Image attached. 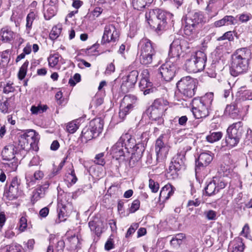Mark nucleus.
<instances>
[{
	"instance_id": "obj_44",
	"label": "nucleus",
	"mask_w": 252,
	"mask_h": 252,
	"mask_svg": "<svg viewBox=\"0 0 252 252\" xmlns=\"http://www.w3.org/2000/svg\"><path fill=\"white\" fill-rule=\"evenodd\" d=\"M116 38L117 37L114 36L113 33L104 32L101 39V44L109 43L110 41H115Z\"/></svg>"
},
{
	"instance_id": "obj_42",
	"label": "nucleus",
	"mask_w": 252,
	"mask_h": 252,
	"mask_svg": "<svg viewBox=\"0 0 252 252\" xmlns=\"http://www.w3.org/2000/svg\"><path fill=\"white\" fill-rule=\"evenodd\" d=\"M37 16L36 13L33 11L30 12L27 16L26 29L27 30H31L33 20Z\"/></svg>"
},
{
	"instance_id": "obj_35",
	"label": "nucleus",
	"mask_w": 252,
	"mask_h": 252,
	"mask_svg": "<svg viewBox=\"0 0 252 252\" xmlns=\"http://www.w3.org/2000/svg\"><path fill=\"white\" fill-rule=\"evenodd\" d=\"M173 166L170 164L168 169L166 173V177L169 180H174L178 178L179 172L181 171L178 169L172 167Z\"/></svg>"
},
{
	"instance_id": "obj_19",
	"label": "nucleus",
	"mask_w": 252,
	"mask_h": 252,
	"mask_svg": "<svg viewBox=\"0 0 252 252\" xmlns=\"http://www.w3.org/2000/svg\"><path fill=\"white\" fill-rule=\"evenodd\" d=\"M103 125V120L100 118H97L91 121L88 126L93 133H94V135L98 137L102 131Z\"/></svg>"
},
{
	"instance_id": "obj_62",
	"label": "nucleus",
	"mask_w": 252,
	"mask_h": 252,
	"mask_svg": "<svg viewBox=\"0 0 252 252\" xmlns=\"http://www.w3.org/2000/svg\"><path fill=\"white\" fill-rule=\"evenodd\" d=\"M41 193L38 191H33L32 192V195L31 198V202L32 204H34L40 198L43 197V195H41Z\"/></svg>"
},
{
	"instance_id": "obj_47",
	"label": "nucleus",
	"mask_w": 252,
	"mask_h": 252,
	"mask_svg": "<svg viewBox=\"0 0 252 252\" xmlns=\"http://www.w3.org/2000/svg\"><path fill=\"white\" fill-rule=\"evenodd\" d=\"M132 4L134 8L138 10H141L147 5L143 0H133Z\"/></svg>"
},
{
	"instance_id": "obj_7",
	"label": "nucleus",
	"mask_w": 252,
	"mask_h": 252,
	"mask_svg": "<svg viewBox=\"0 0 252 252\" xmlns=\"http://www.w3.org/2000/svg\"><path fill=\"white\" fill-rule=\"evenodd\" d=\"M137 99L136 96L133 94L126 95L122 99L120 106L119 116L122 119H124L133 108L136 105Z\"/></svg>"
},
{
	"instance_id": "obj_10",
	"label": "nucleus",
	"mask_w": 252,
	"mask_h": 252,
	"mask_svg": "<svg viewBox=\"0 0 252 252\" xmlns=\"http://www.w3.org/2000/svg\"><path fill=\"white\" fill-rule=\"evenodd\" d=\"M177 67L170 62L163 64L158 69V73L161 77L166 82H169L175 75Z\"/></svg>"
},
{
	"instance_id": "obj_37",
	"label": "nucleus",
	"mask_w": 252,
	"mask_h": 252,
	"mask_svg": "<svg viewBox=\"0 0 252 252\" xmlns=\"http://www.w3.org/2000/svg\"><path fill=\"white\" fill-rule=\"evenodd\" d=\"M237 22L238 21L242 23H247L252 19V14L247 12H244L237 15L236 16Z\"/></svg>"
},
{
	"instance_id": "obj_24",
	"label": "nucleus",
	"mask_w": 252,
	"mask_h": 252,
	"mask_svg": "<svg viewBox=\"0 0 252 252\" xmlns=\"http://www.w3.org/2000/svg\"><path fill=\"white\" fill-rule=\"evenodd\" d=\"M16 147L13 144H8L5 146L1 152L2 159L4 160L10 161L15 158L16 153Z\"/></svg>"
},
{
	"instance_id": "obj_50",
	"label": "nucleus",
	"mask_w": 252,
	"mask_h": 252,
	"mask_svg": "<svg viewBox=\"0 0 252 252\" xmlns=\"http://www.w3.org/2000/svg\"><path fill=\"white\" fill-rule=\"evenodd\" d=\"M149 187L153 192L156 193L158 191L159 188V185L158 182L150 179L149 180Z\"/></svg>"
},
{
	"instance_id": "obj_51",
	"label": "nucleus",
	"mask_w": 252,
	"mask_h": 252,
	"mask_svg": "<svg viewBox=\"0 0 252 252\" xmlns=\"http://www.w3.org/2000/svg\"><path fill=\"white\" fill-rule=\"evenodd\" d=\"M13 32H0L2 41L4 42H9L13 38Z\"/></svg>"
},
{
	"instance_id": "obj_56",
	"label": "nucleus",
	"mask_w": 252,
	"mask_h": 252,
	"mask_svg": "<svg viewBox=\"0 0 252 252\" xmlns=\"http://www.w3.org/2000/svg\"><path fill=\"white\" fill-rule=\"evenodd\" d=\"M233 36L231 32H224V33L221 36L217 38L218 41H232L233 40Z\"/></svg>"
},
{
	"instance_id": "obj_36",
	"label": "nucleus",
	"mask_w": 252,
	"mask_h": 252,
	"mask_svg": "<svg viewBox=\"0 0 252 252\" xmlns=\"http://www.w3.org/2000/svg\"><path fill=\"white\" fill-rule=\"evenodd\" d=\"M222 137V133L220 131L210 132V134L206 137V140L209 143H213L220 140Z\"/></svg>"
},
{
	"instance_id": "obj_31",
	"label": "nucleus",
	"mask_w": 252,
	"mask_h": 252,
	"mask_svg": "<svg viewBox=\"0 0 252 252\" xmlns=\"http://www.w3.org/2000/svg\"><path fill=\"white\" fill-rule=\"evenodd\" d=\"M238 112L236 104L232 103L226 106L224 113L226 115H228L231 118L234 119L238 115Z\"/></svg>"
},
{
	"instance_id": "obj_17",
	"label": "nucleus",
	"mask_w": 252,
	"mask_h": 252,
	"mask_svg": "<svg viewBox=\"0 0 252 252\" xmlns=\"http://www.w3.org/2000/svg\"><path fill=\"white\" fill-rule=\"evenodd\" d=\"M132 149V153L129 160L130 165H134L142 158L145 151V147L143 143H138L135 145Z\"/></svg>"
},
{
	"instance_id": "obj_30",
	"label": "nucleus",
	"mask_w": 252,
	"mask_h": 252,
	"mask_svg": "<svg viewBox=\"0 0 252 252\" xmlns=\"http://www.w3.org/2000/svg\"><path fill=\"white\" fill-rule=\"evenodd\" d=\"M102 222L100 220H92L89 222V226L91 231L94 232L95 234L99 237L102 232Z\"/></svg>"
},
{
	"instance_id": "obj_28",
	"label": "nucleus",
	"mask_w": 252,
	"mask_h": 252,
	"mask_svg": "<svg viewBox=\"0 0 252 252\" xmlns=\"http://www.w3.org/2000/svg\"><path fill=\"white\" fill-rule=\"evenodd\" d=\"M158 11V22L160 23V26L158 27V31L164 30V28L167 24V19L170 16V13H168L161 9H159Z\"/></svg>"
},
{
	"instance_id": "obj_61",
	"label": "nucleus",
	"mask_w": 252,
	"mask_h": 252,
	"mask_svg": "<svg viewBox=\"0 0 252 252\" xmlns=\"http://www.w3.org/2000/svg\"><path fill=\"white\" fill-rule=\"evenodd\" d=\"M200 204V201L198 199H196L195 200H189L188 203L187 207L189 208V210L192 211L193 207L198 206Z\"/></svg>"
},
{
	"instance_id": "obj_43",
	"label": "nucleus",
	"mask_w": 252,
	"mask_h": 252,
	"mask_svg": "<svg viewBox=\"0 0 252 252\" xmlns=\"http://www.w3.org/2000/svg\"><path fill=\"white\" fill-rule=\"evenodd\" d=\"M37 16L36 13L33 11L30 12L27 16L26 29L27 30H31L33 20Z\"/></svg>"
},
{
	"instance_id": "obj_64",
	"label": "nucleus",
	"mask_w": 252,
	"mask_h": 252,
	"mask_svg": "<svg viewBox=\"0 0 252 252\" xmlns=\"http://www.w3.org/2000/svg\"><path fill=\"white\" fill-rule=\"evenodd\" d=\"M243 97L245 99L252 100V90H246L243 93Z\"/></svg>"
},
{
	"instance_id": "obj_25",
	"label": "nucleus",
	"mask_w": 252,
	"mask_h": 252,
	"mask_svg": "<svg viewBox=\"0 0 252 252\" xmlns=\"http://www.w3.org/2000/svg\"><path fill=\"white\" fill-rule=\"evenodd\" d=\"M245 245L241 238H236L229 245L228 252H243Z\"/></svg>"
},
{
	"instance_id": "obj_46",
	"label": "nucleus",
	"mask_w": 252,
	"mask_h": 252,
	"mask_svg": "<svg viewBox=\"0 0 252 252\" xmlns=\"http://www.w3.org/2000/svg\"><path fill=\"white\" fill-rule=\"evenodd\" d=\"M182 48L181 47H173L170 46L169 56L171 58L179 57L182 51Z\"/></svg>"
},
{
	"instance_id": "obj_32",
	"label": "nucleus",
	"mask_w": 252,
	"mask_h": 252,
	"mask_svg": "<svg viewBox=\"0 0 252 252\" xmlns=\"http://www.w3.org/2000/svg\"><path fill=\"white\" fill-rule=\"evenodd\" d=\"M187 35H188V34L186 32H184V34L182 35L177 33V35L175 36V39L170 44V46L173 47H181L182 48V44L185 40L184 38H187Z\"/></svg>"
},
{
	"instance_id": "obj_27",
	"label": "nucleus",
	"mask_w": 252,
	"mask_h": 252,
	"mask_svg": "<svg viewBox=\"0 0 252 252\" xmlns=\"http://www.w3.org/2000/svg\"><path fill=\"white\" fill-rule=\"evenodd\" d=\"M175 190V188L171 184H168L162 188L159 198L160 199H163V201L166 200L172 196Z\"/></svg>"
},
{
	"instance_id": "obj_60",
	"label": "nucleus",
	"mask_w": 252,
	"mask_h": 252,
	"mask_svg": "<svg viewBox=\"0 0 252 252\" xmlns=\"http://www.w3.org/2000/svg\"><path fill=\"white\" fill-rule=\"evenodd\" d=\"M12 85L13 83H11L10 82L7 83L3 88V93L9 94L10 93L14 92L15 91V89Z\"/></svg>"
},
{
	"instance_id": "obj_3",
	"label": "nucleus",
	"mask_w": 252,
	"mask_h": 252,
	"mask_svg": "<svg viewBox=\"0 0 252 252\" xmlns=\"http://www.w3.org/2000/svg\"><path fill=\"white\" fill-rule=\"evenodd\" d=\"M167 102L162 98L157 99L147 110L150 119L152 122H157L158 126L160 128L164 124L162 116L167 109ZM154 124V122L151 123V125Z\"/></svg>"
},
{
	"instance_id": "obj_22",
	"label": "nucleus",
	"mask_w": 252,
	"mask_h": 252,
	"mask_svg": "<svg viewBox=\"0 0 252 252\" xmlns=\"http://www.w3.org/2000/svg\"><path fill=\"white\" fill-rule=\"evenodd\" d=\"M185 156L183 153H177L173 158L170 164L173 168L175 167L180 170H185L186 165L185 164Z\"/></svg>"
},
{
	"instance_id": "obj_38",
	"label": "nucleus",
	"mask_w": 252,
	"mask_h": 252,
	"mask_svg": "<svg viewBox=\"0 0 252 252\" xmlns=\"http://www.w3.org/2000/svg\"><path fill=\"white\" fill-rule=\"evenodd\" d=\"M67 240L70 245V248L71 249H76L79 247L80 241L78 236L74 235L68 237Z\"/></svg>"
},
{
	"instance_id": "obj_48",
	"label": "nucleus",
	"mask_w": 252,
	"mask_h": 252,
	"mask_svg": "<svg viewBox=\"0 0 252 252\" xmlns=\"http://www.w3.org/2000/svg\"><path fill=\"white\" fill-rule=\"evenodd\" d=\"M59 54L51 55L48 58L49 65L53 67L55 66L59 62Z\"/></svg>"
},
{
	"instance_id": "obj_12",
	"label": "nucleus",
	"mask_w": 252,
	"mask_h": 252,
	"mask_svg": "<svg viewBox=\"0 0 252 252\" xmlns=\"http://www.w3.org/2000/svg\"><path fill=\"white\" fill-rule=\"evenodd\" d=\"M214 154L210 151L201 153L195 160V172H199L201 168L209 165L212 161Z\"/></svg>"
},
{
	"instance_id": "obj_18",
	"label": "nucleus",
	"mask_w": 252,
	"mask_h": 252,
	"mask_svg": "<svg viewBox=\"0 0 252 252\" xmlns=\"http://www.w3.org/2000/svg\"><path fill=\"white\" fill-rule=\"evenodd\" d=\"M244 132L243 124L239 121L232 124L227 129L226 134L241 139Z\"/></svg>"
},
{
	"instance_id": "obj_63",
	"label": "nucleus",
	"mask_w": 252,
	"mask_h": 252,
	"mask_svg": "<svg viewBox=\"0 0 252 252\" xmlns=\"http://www.w3.org/2000/svg\"><path fill=\"white\" fill-rule=\"evenodd\" d=\"M27 220L25 217H22L20 218L19 221V228L21 231H23L26 228L27 226Z\"/></svg>"
},
{
	"instance_id": "obj_54",
	"label": "nucleus",
	"mask_w": 252,
	"mask_h": 252,
	"mask_svg": "<svg viewBox=\"0 0 252 252\" xmlns=\"http://www.w3.org/2000/svg\"><path fill=\"white\" fill-rule=\"evenodd\" d=\"M205 217L208 220H215L217 219V213L214 210H210L204 212Z\"/></svg>"
},
{
	"instance_id": "obj_29",
	"label": "nucleus",
	"mask_w": 252,
	"mask_h": 252,
	"mask_svg": "<svg viewBox=\"0 0 252 252\" xmlns=\"http://www.w3.org/2000/svg\"><path fill=\"white\" fill-rule=\"evenodd\" d=\"M11 51L9 49L0 52V67L6 68L10 61Z\"/></svg>"
},
{
	"instance_id": "obj_6",
	"label": "nucleus",
	"mask_w": 252,
	"mask_h": 252,
	"mask_svg": "<svg viewBox=\"0 0 252 252\" xmlns=\"http://www.w3.org/2000/svg\"><path fill=\"white\" fill-rule=\"evenodd\" d=\"M139 44L141 46L140 56L141 63L144 65L150 64L156 53L151 41L147 38H143Z\"/></svg>"
},
{
	"instance_id": "obj_5",
	"label": "nucleus",
	"mask_w": 252,
	"mask_h": 252,
	"mask_svg": "<svg viewBox=\"0 0 252 252\" xmlns=\"http://www.w3.org/2000/svg\"><path fill=\"white\" fill-rule=\"evenodd\" d=\"M179 92L186 97L191 98L194 95L196 89V80L190 76L182 78L177 83Z\"/></svg>"
},
{
	"instance_id": "obj_16",
	"label": "nucleus",
	"mask_w": 252,
	"mask_h": 252,
	"mask_svg": "<svg viewBox=\"0 0 252 252\" xmlns=\"http://www.w3.org/2000/svg\"><path fill=\"white\" fill-rule=\"evenodd\" d=\"M71 205L69 203H64L62 200H58V211L60 220L64 221L65 217H68L71 213Z\"/></svg>"
},
{
	"instance_id": "obj_53",
	"label": "nucleus",
	"mask_w": 252,
	"mask_h": 252,
	"mask_svg": "<svg viewBox=\"0 0 252 252\" xmlns=\"http://www.w3.org/2000/svg\"><path fill=\"white\" fill-rule=\"evenodd\" d=\"M78 128V126L74 122L69 123L66 126L67 131L70 133H74Z\"/></svg>"
},
{
	"instance_id": "obj_9",
	"label": "nucleus",
	"mask_w": 252,
	"mask_h": 252,
	"mask_svg": "<svg viewBox=\"0 0 252 252\" xmlns=\"http://www.w3.org/2000/svg\"><path fill=\"white\" fill-rule=\"evenodd\" d=\"M35 133V131L34 130H31L20 136L18 145L20 146L21 149L28 151L32 148L33 150H36L37 145L33 139Z\"/></svg>"
},
{
	"instance_id": "obj_2",
	"label": "nucleus",
	"mask_w": 252,
	"mask_h": 252,
	"mask_svg": "<svg viewBox=\"0 0 252 252\" xmlns=\"http://www.w3.org/2000/svg\"><path fill=\"white\" fill-rule=\"evenodd\" d=\"M213 98V93H209L199 99H193L191 110L196 119L206 118L209 115L212 110Z\"/></svg>"
},
{
	"instance_id": "obj_13",
	"label": "nucleus",
	"mask_w": 252,
	"mask_h": 252,
	"mask_svg": "<svg viewBox=\"0 0 252 252\" xmlns=\"http://www.w3.org/2000/svg\"><path fill=\"white\" fill-rule=\"evenodd\" d=\"M139 73L137 70H134L129 73L125 77H123V82L121 85L122 90L127 92L133 88L137 81Z\"/></svg>"
},
{
	"instance_id": "obj_40",
	"label": "nucleus",
	"mask_w": 252,
	"mask_h": 252,
	"mask_svg": "<svg viewBox=\"0 0 252 252\" xmlns=\"http://www.w3.org/2000/svg\"><path fill=\"white\" fill-rule=\"evenodd\" d=\"M48 108L46 105H38L37 106L33 105L31 107V111L32 114L37 115L46 111Z\"/></svg>"
},
{
	"instance_id": "obj_52",
	"label": "nucleus",
	"mask_w": 252,
	"mask_h": 252,
	"mask_svg": "<svg viewBox=\"0 0 252 252\" xmlns=\"http://www.w3.org/2000/svg\"><path fill=\"white\" fill-rule=\"evenodd\" d=\"M139 223H133L129 228L128 229L126 234V238H129L131 235L134 233L135 230L138 228Z\"/></svg>"
},
{
	"instance_id": "obj_14",
	"label": "nucleus",
	"mask_w": 252,
	"mask_h": 252,
	"mask_svg": "<svg viewBox=\"0 0 252 252\" xmlns=\"http://www.w3.org/2000/svg\"><path fill=\"white\" fill-rule=\"evenodd\" d=\"M59 0H44L43 1V7L46 9L44 12V16L46 20H50L55 15L57 10V4Z\"/></svg>"
},
{
	"instance_id": "obj_20",
	"label": "nucleus",
	"mask_w": 252,
	"mask_h": 252,
	"mask_svg": "<svg viewBox=\"0 0 252 252\" xmlns=\"http://www.w3.org/2000/svg\"><path fill=\"white\" fill-rule=\"evenodd\" d=\"M163 135H160L156 140L155 144V151L157 158L165 156L167 153L168 149L162 141Z\"/></svg>"
},
{
	"instance_id": "obj_39",
	"label": "nucleus",
	"mask_w": 252,
	"mask_h": 252,
	"mask_svg": "<svg viewBox=\"0 0 252 252\" xmlns=\"http://www.w3.org/2000/svg\"><path fill=\"white\" fill-rule=\"evenodd\" d=\"M203 19V16L200 12H194L190 17L189 21H191L192 23L191 24L192 27H194L195 24L201 22Z\"/></svg>"
},
{
	"instance_id": "obj_11",
	"label": "nucleus",
	"mask_w": 252,
	"mask_h": 252,
	"mask_svg": "<svg viewBox=\"0 0 252 252\" xmlns=\"http://www.w3.org/2000/svg\"><path fill=\"white\" fill-rule=\"evenodd\" d=\"M5 188L4 196L8 200H12L17 198L21 194V190L19 189L20 183L16 177L14 178L9 186Z\"/></svg>"
},
{
	"instance_id": "obj_15",
	"label": "nucleus",
	"mask_w": 252,
	"mask_h": 252,
	"mask_svg": "<svg viewBox=\"0 0 252 252\" xmlns=\"http://www.w3.org/2000/svg\"><path fill=\"white\" fill-rule=\"evenodd\" d=\"M158 8L150 9L145 14L146 20L152 30H158V27L160 26L158 22Z\"/></svg>"
},
{
	"instance_id": "obj_45",
	"label": "nucleus",
	"mask_w": 252,
	"mask_h": 252,
	"mask_svg": "<svg viewBox=\"0 0 252 252\" xmlns=\"http://www.w3.org/2000/svg\"><path fill=\"white\" fill-rule=\"evenodd\" d=\"M11 98H6V99L3 102L0 101V111L3 114H7L9 113L10 104L8 101Z\"/></svg>"
},
{
	"instance_id": "obj_57",
	"label": "nucleus",
	"mask_w": 252,
	"mask_h": 252,
	"mask_svg": "<svg viewBox=\"0 0 252 252\" xmlns=\"http://www.w3.org/2000/svg\"><path fill=\"white\" fill-rule=\"evenodd\" d=\"M140 201L138 199L134 200L129 208V212L133 213L138 210L140 207Z\"/></svg>"
},
{
	"instance_id": "obj_26",
	"label": "nucleus",
	"mask_w": 252,
	"mask_h": 252,
	"mask_svg": "<svg viewBox=\"0 0 252 252\" xmlns=\"http://www.w3.org/2000/svg\"><path fill=\"white\" fill-rule=\"evenodd\" d=\"M119 139L123 143L125 150L126 152L128 149H132L136 144L135 139L128 133L123 134Z\"/></svg>"
},
{
	"instance_id": "obj_41",
	"label": "nucleus",
	"mask_w": 252,
	"mask_h": 252,
	"mask_svg": "<svg viewBox=\"0 0 252 252\" xmlns=\"http://www.w3.org/2000/svg\"><path fill=\"white\" fill-rule=\"evenodd\" d=\"M29 61L26 60L20 68L18 73V77L19 79L20 80H23L25 78L27 74V68L29 65Z\"/></svg>"
},
{
	"instance_id": "obj_34",
	"label": "nucleus",
	"mask_w": 252,
	"mask_h": 252,
	"mask_svg": "<svg viewBox=\"0 0 252 252\" xmlns=\"http://www.w3.org/2000/svg\"><path fill=\"white\" fill-rule=\"evenodd\" d=\"M96 137L89 126H86L83 129L81 133V138L82 139L84 138L86 141H88Z\"/></svg>"
},
{
	"instance_id": "obj_21",
	"label": "nucleus",
	"mask_w": 252,
	"mask_h": 252,
	"mask_svg": "<svg viewBox=\"0 0 252 252\" xmlns=\"http://www.w3.org/2000/svg\"><path fill=\"white\" fill-rule=\"evenodd\" d=\"M126 150L121 141H119L111 148L110 154L114 158L118 160L121 157H124Z\"/></svg>"
},
{
	"instance_id": "obj_33",
	"label": "nucleus",
	"mask_w": 252,
	"mask_h": 252,
	"mask_svg": "<svg viewBox=\"0 0 252 252\" xmlns=\"http://www.w3.org/2000/svg\"><path fill=\"white\" fill-rule=\"evenodd\" d=\"M241 139L231 136L226 134L225 138V143L226 146L229 148H232L237 145Z\"/></svg>"
},
{
	"instance_id": "obj_23",
	"label": "nucleus",
	"mask_w": 252,
	"mask_h": 252,
	"mask_svg": "<svg viewBox=\"0 0 252 252\" xmlns=\"http://www.w3.org/2000/svg\"><path fill=\"white\" fill-rule=\"evenodd\" d=\"M152 86L153 83L147 77L141 78L139 83V88L141 91L143 92L144 95L153 93L156 90V88L152 87Z\"/></svg>"
},
{
	"instance_id": "obj_59",
	"label": "nucleus",
	"mask_w": 252,
	"mask_h": 252,
	"mask_svg": "<svg viewBox=\"0 0 252 252\" xmlns=\"http://www.w3.org/2000/svg\"><path fill=\"white\" fill-rule=\"evenodd\" d=\"M21 249L19 245L12 244L6 247L5 252H21Z\"/></svg>"
},
{
	"instance_id": "obj_49",
	"label": "nucleus",
	"mask_w": 252,
	"mask_h": 252,
	"mask_svg": "<svg viewBox=\"0 0 252 252\" xmlns=\"http://www.w3.org/2000/svg\"><path fill=\"white\" fill-rule=\"evenodd\" d=\"M104 156V153H101L97 154L94 158V162L96 164L104 165L105 164V161L103 158Z\"/></svg>"
},
{
	"instance_id": "obj_55",
	"label": "nucleus",
	"mask_w": 252,
	"mask_h": 252,
	"mask_svg": "<svg viewBox=\"0 0 252 252\" xmlns=\"http://www.w3.org/2000/svg\"><path fill=\"white\" fill-rule=\"evenodd\" d=\"M81 80V75L79 73H75L73 78H70L68 81V84L71 86H74L77 83H78Z\"/></svg>"
},
{
	"instance_id": "obj_8",
	"label": "nucleus",
	"mask_w": 252,
	"mask_h": 252,
	"mask_svg": "<svg viewBox=\"0 0 252 252\" xmlns=\"http://www.w3.org/2000/svg\"><path fill=\"white\" fill-rule=\"evenodd\" d=\"M227 184L223 177H214L213 180L209 183L205 188L206 194L212 196L219 192L220 189H224Z\"/></svg>"
},
{
	"instance_id": "obj_1",
	"label": "nucleus",
	"mask_w": 252,
	"mask_h": 252,
	"mask_svg": "<svg viewBox=\"0 0 252 252\" xmlns=\"http://www.w3.org/2000/svg\"><path fill=\"white\" fill-rule=\"evenodd\" d=\"M251 51L246 48L237 49L231 55L230 73L233 76L246 73L249 67Z\"/></svg>"
},
{
	"instance_id": "obj_58",
	"label": "nucleus",
	"mask_w": 252,
	"mask_h": 252,
	"mask_svg": "<svg viewBox=\"0 0 252 252\" xmlns=\"http://www.w3.org/2000/svg\"><path fill=\"white\" fill-rule=\"evenodd\" d=\"M98 46L99 44H94L89 48H87L85 50L86 54L89 55H95L96 54L94 53L98 52V51L96 50V49Z\"/></svg>"
},
{
	"instance_id": "obj_4",
	"label": "nucleus",
	"mask_w": 252,
	"mask_h": 252,
	"mask_svg": "<svg viewBox=\"0 0 252 252\" xmlns=\"http://www.w3.org/2000/svg\"><path fill=\"white\" fill-rule=\"evenodd\" d=\"M206 61V54L202 51H198L186 61L185 64V69L189 73L201 71L204 69Z\"/></svg>"
}]
</instances>
